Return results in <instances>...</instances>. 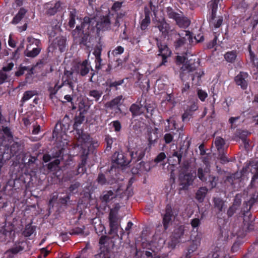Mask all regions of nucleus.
I'll return each instance as SVG.
<instances>
[{
    "label": "nucleus",
    "mask_w": 258,
    "mask_h": 258,
    "mask_svg": "<svg viewBox=\"0 0 258 258\" xmlns=\"http://www.w3.org/2000/svg\"><path fill=\"white\" fill-rule=\"evenodd\" d=\"M175 21L179 27L183 28L188 27L190 24V21L187 17L180 14Z\"/></svg>",
    "instance_id": "c756f323"
},
{
    "label": "nucleus",
    "mask_w": 258,
    "mask_h": 258,
    "mask_svg": "<svg viewBox=\"0 0 258 258\" xmlns=\"http://www.w3.org/2000/svg\"><path fill=\"white\" fill-rule=\"evenodd\" d=\"M105 142L106 144V150L110 151L112 148V145L113 143V139L109 135L105 136Z\"/></svg>",
    "instance_id": "09e8293b"
},
{
    "label": "nucleus",
    "mask_w": 258,
    "mask_h": 258,
    "mask_svg": "<svg viewBox=\"0 0 258 258\" xmlns=\"http://www.w3.org/2000/svg\"><path fill=\"white\" fill-rule=\"evenodd\" d=\"M197 95L200 100L202 102L205 101L206 98L208 97L207 93L205 91L200 89L197 90Z\"/></svg>",
    "instance_id": "603ef678"
},
{
    "label": "nucleus",
    "mask_w": 258,
    "mask_h": 258,
    "mask_svg": "<svg viewBox=\"0 0 258 258\" xmlns=\"http://www.w3.org/2000/svg\"><path fill=\"white\" fill-rule=\"evenodd\" d=\"M201 223V220L199 218H194L190 221V224L193 229H196V234L198 233V230Z\"/></svg>",
    "instance_id": "5fc2aeb1"
},
{
    "label": "nucleus",
    "mask_w": 258,
    "mask_h": 258,
    "mask_svg": "<svg viewBox=\"0 0 258 258\" xmlns=\"http://www.w3.org/2000/svg\"><path fill=\"white\" fill-rule=\"evenodd\" d=\"M248 75L247 73L244 72H240L234 78V81L236 84L240 86L241 88L243 90H245L247 88V78Z\"/></svg>",
    "instance_id": "6ab92c4d"
},
{
    "label": "nucleus",
    "mask_w": 258,
    "mask_h": 258,
    "mask_svg": "<svg viewBox=\"0 0 258 258\" xmlns=\"http://www.w3.org/2000/svg\"><path fill=\"white\" fill-rule=\"evenodd\" d=\"M75 82H76V80L74 79L73 72L64 70L61 78V86H68L69 88L73 92Z\"/></svg>",
    "instance_id": "4468645a"
},
{
    "label": "nucleus",
    "mask_w": 258,
    "mask_h": 258,
    "mask_svg": "<svg viewBox=\"0 0 258 258\" xmlns=\"http://www.w3.org/2000/svg\"><path fill=\"white\" fill-rule=\"evenodd\" d=\"M116 196V191L112 190H105L102 192L100 198L102 202L107 203L115 198Z\"/></svg>",
    "instance_id": "4be33fe9"
},
{
    "label": "nucleus",
    "mask_w": 258,
    "mask_h": 258,
    "mask_svg": "<svg viewBox=\"0 0 258 258\" xmlns=\"http://www.w3.org/2000/svg\"><path fill=\"white\" fill-rule=\"evenodd\" d=\"M130 111L131 112L133 117H135L143 114L145 111V107L143 105L141 104L134 103L131 106Z\"/></svg>",
    "instance_id": "b1692460"
},
{
    "label": "nucleus",
    "mask_w": 258,
    "mask_h": 258,
    "mask_svg": "<svg viewBox=\"0 0 258 258\" xmlns=\"http://www.w3.org/2000/svg\"><path fill=\"white\" fill-rule=\"evenodd\" d=\"M110 227V234L114 233L117 235L119 224L118 219H113L109 220Z\"/></svg>",
    "instance_id": "c9c22d12"
},
{
    "label": "nucleus",
    "mask_w": 258,
    "mask_h": 258,
    "mask_svg": "<svg viewBox=\"0 0 258 258\" xmlns=\"http://www.w3.org/2000/svg\"><path fill=\"white\" fill-rule=\"evenodd\" d=\"M41 48L40 47L33 48L32 50H29L28 48L24 51V55L29 57L34 58L37 56L40 52Z\"/></svg>",
    "instance_id": "58836bf2"
},
{
    "label": "nucleus",
    "mask_w": 258,
    "mask_h": 258,
    "mask_svg": "<svg viewBox=\"0 0 258 258\" xmlns=\"http://www.w3.org/2000/svg\"><path fill=\"white\" fill-rule=\"evenodd\" d=\"M24 149V143L22 141L13 142L10 147V153L7 156L6 159L8 160L12 156L20 155L23 152Z\"/></svg>",
    "instance_id": "ddd939ff"
},
{
    "label": "nucleus",
    "mask_w": 258,
    "mask_h": 258,
    "mask_svg": "<svg viewBox=\"0 0 258 258\" xmlns=\"http://www.w3.org/2000/svg\"><path fill=\"white\" fill-rule=\"evenodd\" d=\"M136 256L137 258H160V256L156 253L153 254L152 252L147 250L139 251L136 249Z\"/></svg>",
    "instance_id": "cd10ccee"
},
{
    "label": "nucleus",
    "mask_w": 258,
    "mask_h": 258,
    "mask_svg": "<svg viewBox=\"0 0 258 258\" xmlns=\"http://www.w3.org/2000/svg\"><path fill=\"white\" fill-rule=\"evenodd\" d=\"M195 176L191 173H187L184 175L181 181V185H182V188L187 189L188 186L192 184Z\"/></svg>",
    "instance_id": "5701e85b"
},
{
    "label": "nucleus",
    "mask_w": 258,
    "mask_h": 258,
    "mask_svg": "<svg viewBox=\"0 0 258 258\" xmlns=\"http://www.w3.org/2000/svg\"><path fill=\"white\" fill-rule=\"evenodd\" d=\"M198 109V105L196 103H193L187 106L182 115V120L183 122L189 121L192 117L194 112Z\"/></svg>",
    "instance_id": "aec40b11"
},
{
    "label": "nucleus",
    "mask_w": 258,
    "mask_h": 258,
    "mask_svg": "<svg viewBox=\"0 0 258 258\" xmlns=\"http://www.w3.org/2000/svg\"><path fill=\"white\" fill-rule=\"evenodd\" d=\"M164 216L172 218L173 216V212L171 206L170 204H167L165 208V213Z\"/></svg>",
    "instance_id": "774afa93"
},
{
    "label": "nucleus",
    "mask_w": 258,
    "mask_h": 258,
    "mask_svg": "<svg viewBox=\"0 0 258 258\" xmlns=\"http://www.w3.org/2000/svg\"><path fill=\"white\" fill-rule=\"evenodd\" d=\"M35 231V226H32L31 224L26 225L24 231H23V235L26 237L30 236Z\"/></svg>",
    "instance_id": "37998d69"
},
{
    "label": "nucleus",
    "mask_w": 258,
    "mask_h": 258,
    "mask_svg": "<svg viewBox=\"0 0 258 258\" xmlns=\"http://www.w3.org/2000/svg\"><path fill=\"white\" fill-rule=\"evenodd\" d=\"M112 161L121 166L127 165L132 161L131 158L128 159L122 152H115L112 156Z\"/></svg>",
    "instance_id": "2eb2a0df"
},
{
    "label": "nucleus",
    "mask_w": 258,
    "mask_h": 258,
    "mask_svg": "<svg viewBox=\"0 0 258 258\" xmlns=\"http://www.w3.org/2000/svg\"><path fill=\"white\" fill-rule=\"evenodd\" d=\"M188 149V147H184V145H182L180 147L179 149L177 151H174L172 156L173 157H176L177 158L178 163L179 164L181 162L182 156L184 154H185L187 150Z\"/></svg>",
    "instance_id": "f704fd0d"
},
{
    "label": "nucleus",
    "mask_w": 258,
    "mask_h": 258,
    "mask_svg": "<svg viewBox=\"0 0 258 258\" xmlns=\"http://www.w3.org/2000/svg\"><path fill=\"white\" fill-rule=\"evenodd\" d=\"M62 148L53 149L52 153V157L54 158H59L62 156L63 151Z\"/></svg>",
    "instance_id": "13d9d810"
},
{
    "label": "nucleus",
    "mask_w": 258,
    "mask_h": 258,
    "mask_svg": "<svg viewBox=\"0 0 258 258\" xmlns=\"http://www.w3.org/2000/svg\"><path fill=\"white\" fill-rule=\"evenodd\" d=\"M28 69L29 66H20L19 70L15 72V76L18 77L22 76Z\"/></svg>",
    "instance_id": "e2e57ef3"
},
{
    "label": "nucleus",
    "mask_w": 258,
    "mask_h": 258,
    "mask_svg": "<svg viewBox=\"0 0 258 258\" xmlns=\"http://www.w3.org/2000/svg\"><path fill=\"white\" fill-rule=\"evenodd\" d=\"M27 12V11L25 8H20L18 13L13 18L11 23L15 25L18 24L24 17Z\"/></svg>",
    "instance_id": "473e14b6"
},
{
    "label": "nucleus",
    "mask_w": 258,
    "mask_h": 258,
    "mask_svg": "<svg viewBox=\"0 0 258 258\" xmlns=\"http://www.w3.org/2000/svg\"><path fill=\"white\" fill-rule=\"evenodd\" d=\"M24 243L25 241L23 240L16 241L15 246L8 250L6 254L12 253V254H16L19 252L22 251L24 249V246L22 245Z\"/></svg>",
    "instance_id": "c85d7f7f"
},
{
    "label": "nucleus",
    "mask_w": 258,
    "mask_h": 258,
    "mask_svg": "<svg viewBox=\"0 0 258 258\" xmlns=\"http://www.w3.org/2000/svg\"><path fill=\"white\" fill-rule=\"evenodd\" d=\"M109 83L110 88H112L113 91H117L120 89L119 86H121L124 83V79H119L118 80L113 81L108 80Z\"/></svg>",
    "instance_id": "4c0bfd02"
},
{
    "label": "nucleus",
    "mask_w": 258,
    "mask_h": 258,
    "mask_svg": "<svg viewBox=\"0 0 258 258\" xmlns=\"http://www.w3.org/2000/svg\"><path fill=\"white\" fill-rule=\"evenodd\" d=\"M213 203L214 208L218 210V213H220L223 211L225 203L224 201L220 198H214Z\"/></svg>",
    "instance_id": "e433bc0d"
},
{
    "label": "nucleus",
    "mask_w": 258,
    "mask_h": 258,
    "mask_svg": "<svg viewBox=\"0 0 258 258\" xmlns=\"http://www.w3.org/2000/svg\"><path fill=\"white\" fill-rule=\"evenodd\" d=\"M62 5L63 3L60 1H58L54 4L51 2L46 3L44 5V8L46 10L45 14L49 16L55 15L62 10Z\"/></svg>",
    "instance_id": "f8f14e48"
},
{
    "label": "nucleus",
    "mask_w": 258,
    "mask_h": 258,
    "mask_svg": "<svg viewBox=\"0 0 258 258\" xmlns=\"http://www.w3.org/2000/svg\"><path fill=\"white\" fill-rule=\"evenodd\" d=\"M208 191V189L207 186L201 187L199 188L196 194V199L199 202L202 203L204 201Z\"/></svg>",
    "instance_id": "2f4dec72"
},
{
    "label": "nucleus",
    "mask_w": 258,
    "mask_h": 258,
    "mask_svg": "<svg viewBox=\"0 0 258 258\" xmlns=\"http://www.w3.org/2000/svg\"><path fill=\"white\" fill-rule=\"evenodd\" d=\"M89 149L82 148L81 155V162L78 165L77 174H84L86 172V165L89 154Z\"/></svg>",
    "instance_id": "dca6fc26"
},
{
    "label": "nucleus",
    "mask_w": 258,
    "mask_h": 258,
    "mask_svg": "<svg viewBox=\"0 0 258 258\" xmlns=\"http://www.w3.org/2000/svg\"><path fill=\"white\" fill-rule=\"evenodd\" d=\"M123 96L120 95L107 102L105 104V107L112 110L113 111L111 112V114L113 113L114 115H115L121 112L120 106L123 104Z\"/></svg>",
    "instance_id": "1a4fd4ad"
},
{
    "label": "nucleus",
    "mask_w": 258,
    "mask_h": 258,
    "mask_svg": "<svg viewBox=\"0 0 258 258\" xmlns=\"http://www.w3.org/2000/svg\"><path fill=\"white\" fill-rule=\"evenodd\" d=\"M150 17L149 12H145V18L141 23V29L142 30H146L150 23Z\"/></svg>",
    "instance_id": "ea45409f"
},
{
    "label": "nucleus",
    "mask_w": 258,
    "mask_h": 258,
    "mask_svg": "<svg viewBox=\"0 0 258 258\" xmlns=\"http://www.w3.org/2000/svg\"><path fill=\"white\" fill-rule=\"evenodd\" d=\"M86 111L84 110L82 111H81L79 113V115L76 116L75 118V122L73 124V129L75 131L80 130L78 127L80 126L81 124L83 123V121L85 120V115L84 114L85 113Z\"/></svg>",
    "instance_id": "7c9ffc66"
},
{
    "label": "nucleus",
    "mask_w": 258,
    "mask_h": 258,
    "mask_svg": "<svg viewBox=\"0 0 258 258\" xmlns=\"http://www.w3.org/2000/svg\"><path fill=\"white\" fill-rule=\"evenodd\" d=\"M225 144V140L222 138L217 137L215 139V145L219 153H221V152L223 151Z\"/></svg>",
    "instance_id": "79ce46f5"
},
{
    "label": "nucleus",
    "mask_w": 258,
    "mask_h": 258,
    "mask_svg": "<svg viewBox=\"0 0 258 258\" xmlns=\"http://www.w3.org/2000/svg\"><path fill=\"white\" fill-rule=\"evenodd\" d=\"M80 183L79 182H76L70 186L69 190L72 194H76L77 192L78 188L80 187Z\"/></svg>",
    "instance_id": "bf43d9fd"
},
{
    "label": "nucleus",
    "mask_w": 258,
    "mask_h": 258,
    "mask_svg": "<svg viewBox=\"0 0 258 258\" xmlns=\"http://www.w3.org/2000/svg\"><path fill=\"white\" fill-rule=\"evenodd\" d=\"M166 157V156L165 153L164 152H161L154 159V161L156 163H158L163 161Z\"/></svg>",
    "instance_id": "0e129e2a"
},
{
    "label": "nucleus",
    "mask_w": 258,
    "mask_h": 258,
    "mask_svg": "<svg viewBox=\"0 0 258 258\" xmlns=\"http://www.w3.org/2000/svg\"><path fill=\"white\" fill-rule=\"evenodd\" d=\"M237 56V51L235 50H233L226 52L224 55V57L226 61L232 63L235 61Z\"/></svg>",
    "instance_id": "72a5a7b5"
},
{
    "label": "nucleus",
    "mask_w": 258,
    "mask_h": 258,
    "mask_svg": "<svg viewBox=\"0 0 258 258\" xmlns=\"http://www.w3.org/2000/svg\"><path fill=\"white\" fill-rule=\"evenodd\" d=\"M44 64V61L43 59L40 60L38 62L36 63V64L33 66L32 67L30 68L29 67V69L26 70L27 71V73L33 76L34 75V70L35 68H41L43 67Z\"/></svg>",
    "instance_id": "49530a36"
},
{
    "label": "nucleus",
    "mask_w": 258,
    "mask_h": 258,
    "mask_svg": "<svg viewBox=\"0 0 258 258\" xmlns=\"http://www.w3.org/2000/svg\"><path fill=\"white\" fill-rule=\"evenodd\" d=\"M59 164L60 160L58 159H56L52 162H51L47 164V168L50 170H53Z\"/></svg>",
    "instance_id": "052dcab7"
},
{
    "label": "nucleus",
    "mask_w": 258,
    "mask_h": 258,
    "mask_svg": "<svg viewBox=\"0 0 258 258\" xmlns=\"http://www.w3.org/2000/svg\"><path fill=\"white\" fill-rule=\"evenodd\" d=\"M77 17V12L75 9L70 11L69 15V26L70 28H73L76 23V18Z\"/></svg>",
    "instance_id": "c03bdc74"
},
{
    "label": "nucleus",
    "mask_w": 258,
    "mask_h": 258,
    "mask_svg": "<svg viewBox=\"0 0 258 258\" xmlns=\"http://www.w3.org/2000/svg\"><path fill=\"white\" fill-rule=\"evenodd\" d=\"M218 3V0H211L209 2L211 12L207 16V19L210 26L214 28L215 29L220 27L223 22L222 16L216 17Z\"/></svg>",
    "instance_id": "20e7f679"
},
{
    "label": "nucleus",
    "mask_w": 258,
    "mask_h": 258,
    "mask_svg": "<svg viewBox=\"0 0 258 258\" xmlns=\"http://www.w3.org/2000/svg\"><path fill=\"white\" fill-rule=\"evenodd\" d=\"M82 26H76L72 32V35L74 40L78 43L81 47H89L90 43V34L89 31L85 32L81 29Z\"/></svg>",
    "instance_id": "423d86ee"
},
{
    "label": "nucleus",
    "mask_w": 258,
    "mask_h": 258,
    "mask_svg": "<svg viewBox=\"0 0 258 258\" xmlns=\"http://www.w3.org/2000/svg\"><path fill=\"white\" fill-rule=\"evenodd\" d=\"M34 95V94L32 91H26L23 94V96L21 99V102H25L28 101L30 98H31Z\"/></svg>",
    "instance_id": "864d4df0"
},
{
    "label": "nucleus",
    "mask_w": 258,
    "mask_h": 258,
    "mask_svg": "<svg viewBox=\"0 0 258 258\" xmlns=\"http://www.w3.org/2000/svg\"><path fill=\"white\" fill-rule=\"evenodd\" d=\"M167 13L168 17L170 19H173L175 21L177 20L178 16L180 15L179 14L174 12L172 8L168 7L167 8Z\"/></svg>",
    "instance_id": "8fccbe9b"
},
{
    "label": "nucleus",
    "mask_w": 258,
    "mask_h": 258,
    "mask_svg": "<svg viewBox=\"0 0 258 258\" xmlns=\"http://www.w3.org/2000/svg\"><path fill=\"white\" fill-rule=\"evenodd\" d=\"M178 38L174 42L173 45L176 51H181L182 53H186V45L190 44L192 42V34L189 31H182L177 34Z\"/></svg>",
    "instance_id": "39448f33"
},
{
    "label": "nucleus",
    "mask_w": 258,
    "mask_h": 258,
    "mask_svg": "<svg viewBox=\"0 0 258 258\" xmlns=\"http://www.w3.org/2000/svg\"><path fill=\"white\" fill-rule=\"evenodd\" d=\"M74 71L80 76L84 77L87 75L91 68L89 60L85 59L83 61H78L73 66Z\"/></svg>",
    "instance_id": "9b49d317"
},
{
    "label": "nucleus",
    "mask_w": 258,
    "mask_h": 258,
    "mask_svg": "<svg viewBox=\"0 0 258 258\" xmlns=\"http://www.w3.org/2000/svg\"><path fill=\"white\" fill-rule=\"evenodd\" d=\"M144 107H145V110H146L147 113L146 117L148 118H150L153 115V112L155 109L154 106L151 104L146 103L145 106H144Z\"/></svg>",
    "instance_id": "de8ad7c7"
},
{
    "label": "nucleus",
    "mask_w": 258,
    "mask_h": 258,
    "mask_svg": "<svg viewBox=\"0 0 258 258\" xmlns=\"http://www.w3.org/2000/svg\"><path fill=\"white\" fill-rule=\"evenodd\" d=\"M173 134L171 133L165 134L164 136V140L168 144L172 142L173 140Z\"/></svg>",
    "instance_id": "69168bd1"
},
{
    "label": "nucleus",
    "mask_w": 258,
    "mask_h": 258,
    "mask_svg": "<svg viewBox=\"0 0 258 258\" xmlns=\"http://www.w3.org/2000/svg\"><path fill=\"white\" fill-rule=\"evenodd\" d=\"M155 27L158 28L163 35H166L168 34L170 26L164 19L158 21L156 23Z\"/></svg>",
    "instance_id": "393cba45"
},
{
    "label": "nucleus",
    "mask_w": 258,
    "mask_h": 258,
    "mask_svg": "<svg viewBox=\"0 0 258 258\" xmlns=\"http://www.w3.org/2000/svg\"><path fill=\"white\" fill-rule=\"evenodd\" d=\"M171 220L172 218L168 217L167 216H163L162 223L165 230H167L168 228Z\"/></svg>",
    "instance_id": "4d7b16f0"
},
{
    "label": "nucleus",
    "mask_w": 258,
    "mask_h": 258,
    "mask_svg": "<svg viewBox=\"0 0 258 258\" xmlns=\"http://www.w3.org/2000/svg\"><path fill=\"white\" fill-rule=\"evenodd\" d=\"M148 150H149V151H150V149H151V148L153 146H154L155 144L157 143V141H158V137L156 136V137L155 139H153L152 135L150 133V134H148Z\"/></svg>",
    "instance_id": "3c124183"
},
{
    "label": "nucleus",
    "mask_w": 258,
    "mask_h": 258,
    "mask_svg": "<svg viewBox=\"0 0 258 258\" xmlns=\"http://www.w3.org/2000/svg\"><path fill=\"white\" fill-rule=\"evenodd\" d=\"M77 134L78 135L79 138L82 140L84 143L88 142L90 139V136L89 134L84 133L82 129H80L76 131Z\"/></svg>",
    "instance_id": "a18cd8bd"
},
{
    "label": "nucleus",
    "mask_w": 258,
    "mask_h": 258,
    "mask_svg": "<svg viewBox=\"0 0 258 258\" xmlns=\"http://www.w3.org/2000/svg\"><path fill=\"white\" fill-rule=\"evenodd\" d=\"M201 238V234L200 233H197L196 235H194V233L191 234L190 236V243L187 249V252L185 258L191 257V254L196 251L198 247L200 245Z\"/></svg>",
    "instance_id": "9d476101"
},
{
    "label": "nucleus",
    "mask_w": 258,
    "mask_h": 258,
    "mask_svg": "<svg viewBox=\"0 0 258 258\" xmlns=\"http://www.w3.org/2000/svg\"><path fill=\"white\" fill-rule=\"evenodd\" d=\"M124 49L121 46H118L115 47L111 52L109 51L108 52L107 55L109 58V61H111L113 60L115 61L117 64V66H119V64L122 63V60L118 57V56L122 53H123Z\"/></svg>",
    "instance_id": "f3484780"
},
{
    "label": "nucleus",
    "mask_w": 258,
    "mask_h": 258,
    "mask_svg": "<svg viewBox=\"0 0 258 258\" xmlns=\"http://www.w3.org/2000/svg\"><path fill=\"white\" fill-rule=\"evenodd\" d=\"M147 150H148V148L145 149L140 148L135 151L130 152V156L132 160L136 162V165L132 169L133 174H139L144 172H148L150 170L151 166L149 162L142 161L138 163L144 157Z\"/></svg>",
    "instance_id": "f03ea898"
},
{
    "label": "nucleus",
    "mask_w": 258,
    "mask_h": 258,
    "mask_svg": "<svg viewBox=\"0 0 258 258\" xmlns=\"http://www.w3.org/2000/svg\"><path fill=\"white\" fill-rule=\"evenodd\" d=\"M217 222L220 231V236L223 237V240L226 241L228 239V231L230 230H231L230 233L232 236H236V239L231 247V251L237 252L239 249L240 245L244 242L246 231L240 227L239 223L232 224L230 226V229H228V221L225 219L218 218Z\"/></svg>",
    "instance_id": "f257e3e1"
},
{
    "label": "nucleus",
    "mask_w": 258,
    "mask_h": 258,
    "mask_svg": "<svg viewBox=\"0 0 258 258\" xmlns=\"http://www.w3.org/2000/svg\"><path fill=\"white\" fill-rule=\"evenodd\" d=\"M184 226H177L174 229L171 236V240L169 242V247L171 249L175 248L176 245L181 242V238L184 233Z\"/></svg>",
    "instance_id": "0eeeda50"
},
{
    "label": "nucleus",
    "mask_w": 258,
    "mask_h": 258,
    "mask_svg": "<svg viewBox=\"0 0 258 258\" xmlns=\"http://www.w3.org/2000/svg\"><path fill=\"white\" fill-rule=\"evenodd\" d=\"M246 22L250 23V25L247 27H244L243 29L244 33H246V31H252L258 24V13L254 14L251 18L247 19Z\"/></svg>",
    "instance_id": "bb28decb"
},
{
    "label": "nucleus",
    "mask_w": 258,
    "mask_h": 258,
    "mask_svg": "<svg viewBox=\"0 0 258 258\" xmlns=\"http://www.w3.org/2000/svg\"><path fill=\"white\" fill-rule=\"evenodd\" d=\"M111 22L109 15L103 16L101 17L100 20L97 22L96 27L97 30L106 31L110 28Z\"/></svg>",
    "instance_id": "412c9836"
},
{
    "label": "nucleus",
    "mask_w": 258,
    "mask_h": 258,
    "mask_svg": "<svg viewBox=\"0 0 258 258\" xmlns=\"http://www.w3.org/2000/svg\"><path fill=\"white\" fill-rule=\"evenodd\" d=\"M102 94L103 93L101 90L93 89L89 91L88 95L89 97H92L95 101H98Z\"/></svg>",
    "instance_id": "a19ab883"
},
{
    "label": "nucleus",
    "mask_w": 258,
    "mask_h": 258,
    "mask_svg": "<svg viewBox=\"0 0 258 258\" xmlns=\"http://www.w3.org/2000/svg\"><path fill=\"white\" fill-rule=\"evenodd\" d=\"M219 156L220 162L222 164H225L230 161L226 154L224 153L223 151L221 152V153H219Z\"/></svg>",
    "instance_id": "338daca9"
},
{
    "label": "nucleus",
    "mask_w": 258,
    "mask_h": 258,
    "mask_svg": "<svg viewBox=\"0 0 258 258\" xmlns=\"http://www.w3.org/2000/svg\"><path fill=\"white\" fill-rule=\"evenodd\" d=\"M111 124H112L114 130L116 133L119 132L121 131V124L119 120L113 121L111 122Z\"/></svg>",
    "instance_id": "680f3d73"
},
{
    "label": "nucleus",
    "mask_w": 258,
    "mask_h": 258,
    "mask_svg": "<svg viewBox=\"0 0 258 258\" xmlns=\"http://www.w3.org/2000/svg\"><path fill=\"white\" fill-rule=\"evenodd\" d=\"M97 181L99 184L101 185H105L108 183L106 178L104 174L100 173L98 174Z\"/></svg>",
    "instance_id": "6e6d98bb"
},
{
    "label": "nucleus",
    "mask_w": 258,
    "mask_h": 258,
    "mask_svg": "<svg viewBox=\"0 0 258 258\" xmlns=\"http://www.w3.org/2000/svg\"><path fill=\"white\" fill-rule=\"evenodd\" d=\"M15 236V231L11 228L9 229L3 228L0 232V240L6 243L13 241Z\"/></svg>",
    "instance_id": "a211bd4d"
},
{
    "label": "nucleus",
    "mask_w": 258,
    "mask_h": 258,
    "mask_svg": "<svg viewBox=\"0 0 258 258\" xmlns=\"http://www.w3.org/2000/svg\"><path fill=\"white\" fill-rule=\"evenodd\" d=\"M157 45L160 52L158 55L162 57V61L158 66V67H160L162 66L166 65V63L167 62V58L170 56L171 54V51L167 45L161 41L157 40Z\"/></svg>",
    "instance_id": "6e6552de"
},
{
    "label": "nucleus",
    "mask_w": 258,
    "mask_h": 258,
    "mask_svg": "<svg viewBox=\"0 0 258 258\" xmlns=\"http://www.w3.org/2000/svg\"><path fill=\"white\" fill-rule=\"evenodd\" d=\"M197 176L210 189L217 185L218 177L211 174L209 165L206 164L204 168H199L197 170Z\"/></svg>",
    "instance_id": "7ed1b4c3"
},
{
    "label": "nucleus",
    "mask_w": 258,
    "mask_h": 258,
    "mask_svg": "<svg viewBox=\"0 0 258 258\" xmlns=\"http://www.w3.org/2000/svg\"><path fill=\"white\" fill-rule=\"evenodd\" d=\"M51 45L54 49L58 47L60 52H63L66 49V40L62 37H56Z\"/></svg>",
    "instance_id": "a878e982"
}]
</instances>
